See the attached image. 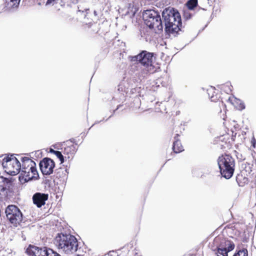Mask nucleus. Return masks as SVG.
Segmentation results:
<instances>
[{
    "instance_id": "1",
    "label": "nucleus",
    "mask_w": 256,
    "mask_h": 256,
    "mask_svg": "<svg viewBox=\"0 0 256 256\" xmlns=\"http://www.w3.org/2000/svg\"><path fill=\"white\" fill-rule=\"evenodd\" d=\"M165 24L166 32L168 34H176L182 26L181 17L178 12L174 8H165L162 14Z\"/></svg>"
},
{
    "instance_id": "2",
    "label": "nucleus",
    "mask_w": 256,
    "mask_h": 256,
    "mask_svg": "<svg viewBox=\"0 0 256 256\" xmlns=\"http://www.w3.org/2000/svg\"><path fill=\"white\" fill-rule=\"evenodd\" d=\"M54 244L59 250L68 254L76 252L78 248L77 239L71 234H58L54 239Z\"/></svg>"
},
{
    "instance_id": "3",
    "label": "nucleus",
    "mask_w": 256,
    "mask_h": 256,
    "mask_svg": "<svg viewBox=\"0 0 256 256\" xmlns=\"http://www.w3.org/2000/svg\"><path fill=\"white\" fill-rule=\"evenodd\" d=\"M21 173L19 180L22 184L30 180L37 179L38 174L36 168V162L28 157H23L22 158Z\"/></svg>"
},
{
    "instance_id": "4",
    "label": "nucleus",
    "mask_w": 256,
    "mask_h": 256,
    "mask_svg": "<svg viewBox=\"0 0 256 256\" xmlns=\"http://www.w3.org/2000/svg\"><path fill=\"white\" fill-rule=\"evenodd\" d=\"M218 163L222 176L226 179L230 178L234 170V159L230 154H224L218 157Z\"/></svg>"
},
{
    "instance_id": "5",
    "label": "nucleus",
    "mask_w": 256,
    "mask_h": 256,
    "mask_svg": "<svg viewBox=\"0 0 256 256\" xmlns=\"http://www.w3.org/2000/svg\"><path fill=\"white\" fill-rule=\"evenodd\" d=\"M153 57L154 53L142 50L138 55L131 56L130 60L136 64H140L146 68H147L148 70L150 71L154 69V66L152 65Z\"/></svg>"
},
{
    "instance_id": "6",
    "label": "nucleus",
    "mask_w": 256,
    "mask_h": 256,
    "mask_svg": "<svg viewBox=\"0 0 256 256\" xmlns=\"http://www.w3.org/2000/svg\"><path fill=\"white\" fill-rule=\"evenodd\" d=\"M147 17L144 19L146 24L158 33L162 30L163 26L160 16L154 10H148Z\"/></svg>"
},
{
    "instance_id": "7",
    "label": "nucleus",
    "mask_w": 256,
    "mask_h": 256,
    "mask_svg": "<svg viewBox=\"0 0 256 256\" xmlns=\"http://www.w3.org/2000/svg\"><path fill=\"white\" fill-rule=\"evenodd\" d=\"M2 165L5 172L12 176L18 174L21 170V164L16 157L12 156L4 158Z\"/></svg>"
},
{
    "instance_id": "8",
    "label": "nucleus",
    "mask_w": 256,
    "mask_h": 256,
    "mask_svg": "<svg viewBox=\"0 0 256 256\" xmlns=\"http://www.w3.org/2000/svg\"><path fill=\"white\" fill-rule=\"evenodd\" d=\"M6 214L8 219L16 226L22 221V213L14 205L8 206L6 210Z\"/></svg>"
},
{
    "instance_id": "9",
    "label": "nucleus",
    "mask_w": 256,
    "mask_h": 256,
    "mask_svg": "<svg viewBox=\"0 0 256 256\" xmlns=\"http://www.w3.org/2000/svg\"><path fill=\"white\" fill-rule=\"evenodd\" d=\"M74 139L67 141L62 148V152L66 160H72L78 148V145L74 141Z\"/></svg>"
},
{
    "instance_id": "10",
    "label": "nucleus",
    "mask_w": 256,
    "mask_h": 256,
    "mask_svg": "<svg viewBox=\"0 0 256 256\" xmlns=\"http://www.w3.org/2000/svg\"><path fill=\"white\" fill-rule=\"evenodd\" d=\"M40 170L44 175H50L54 172L55 163L53 160L48 158H43L40 162Z\"/></svg>"
},
{
    "instance_id": "11",
    "label": "nucleus",
    "mask_w": 256,
    "mask_h": 256,
    "mask_svg": "<svg viewBox=\"0 0 256 256\" xmlns=\"http://www.w3.org/2000/svg\"><path fill=\"white\" fill-rule=\"evenodd\" d=\"M48 248L46 247L38 248L30 245L26 250V252L30 256H48Z\"/></svg>"
},
{
    "instance_id": "12",
    "label": "nucleus",
    "mask_w": 256,
    "mask_h": 256,
    "mask_svg": "<svg viewBox=\"0 0 256 256\" xmlns=\"http://www.w3.org/2000/svg\"><path fill=\"white\" fill-rule=\"evenodd\" d=\"M182 126H180L175 128V132L176 134L174 136V141L173 142L172 150L176 154H178L184 151V148L178 139V137L182 132L180 130Z\"/></svg>"
},
{
    "instance_id": "13",
    "label": "nucleus",
    "mask_w": 256,
    "mask_h": 256,
    "mask_svg": "<svg viewBox=\"0 0 256 256\" xmlns=\"http://www.w3.org/2000/svg\"><path fill=\"white\" fill-rule=\"evenodd\" d=\"M32 198L34 204L40 208L46 204V202L48 198V194L44 193L36 192L33 195Z\"/></svg>"
},
{
    "instance_id": "14",
    "label": "nucleus",
    "mask_w": 256,
    "mask_h": 256,
    "mask_svg": "<svg viewBox=\"0 0 256 256\" xmlns=\"http://www.w3.org/2000/svg\"><path fill=\"white\" fill-rule=\"evenodd\" d=\"M243 166V170L242 172V173H243L244 175H246L248 176H251L256 179V170L254 168V164L251 162H246Z\"/></svg>"
},
{
    "instance_id": "15",
    "label": "nucleus",
    "mask_w": 256,
    "mask_h": 256,
    "mask_svg": "<svg viewBox=\"0 0 256 256\" xmlns=\"http://www.w3.org/2000/svg\"><path fill=\"white\" fill-rule=\"evenodd\" d=\"M236 182L240 186H244L250 182H256V180L251 176L244 175L243 173L238 174L236 178Z\"/></svg>"
},
{
    "instance_id": "16",
    "label": "nucleus",
    "mask_w": 256,
    "mask_h": 256,
    "mask_svg": "<svg viewBox=\"0 0 256 256\" xmlns=\"http://www.w3.org/2000/svg\"><path fill=\"white\" fill-rule=\"evenodd\" d=\"M208 94L212 102H217L220 98L218 90L214 88H211L208 90Z\"/></svg>"
},
{
    "instance_id": "17",
    "label": "nucleus",
    "mask_w": 256,
    "mask_h": 256,
    "mask_svg": "<svg viewBox=\"0 0 256 256\" xmlns=\"http://www.w3.org/2000/svg\"><path fill=\"white\" fill-rule=\"evenodd\" d=\"M228 100L236 108L239 110H242L245 108L244 104L240 100L234 96H230Z\"/></svg>"
},
{
    "instance_id": "18",
    "label": "nucleus",
    "mask_w": 256,
    "mask_h": 256,
    "mask_svg": "<svg viewBox=\"0 0 256 256\" xmlns=\"http://www.w3.org/2000/svg\"><path fill=\"white\" fill-rule=\"evenodd\" d=\"M68 174V172L67 169L65 168H60L56 170V178H64Z\"/></svg>"
},
{
    "instance_id": "19",
    "label": "nucleus",
    "mask_w": 256,
    "mask_h": 256,
    "mask_svg": "<svg viewBox=\"0 0 256 256\" xmlns=\"http://www.w3.org/2000/svg\"><path fill=\"white\" fill-rule=\"evenodd\" d=\"M20 0H6V4L8 8H12L18 6Z\"/></svg>"
},
{
    "instance_id": "20",
    "label": "nucleus",
    "mask_w": 256,
    "mask_h": 256,
    "mask_svg": "<svg viewBox=\"0 0 256 256\" xmlns=\"http://www.w3.org/2000/svg\"><path fill=\"white\" fill-rule=\"evenodd\" d=\"M186 5L188 10H193L198 5V0H189Z\"/></svg>"
},
{
    "instance_id": "21",
    "label": "nucleus",
    "mask_w": 256,
    "mask_h": 256,
    "mask_svg": "<svg viewBox=\"0 0 256 256\" xmlns=\"http://www.w3.org/2000/svg\"><path fill=\"white\" fill-rule=\"evenodd\" d=\"M50 152L54 154L59 158L61 164L64 162L65 158L64 154H62L60 152L51 149Z\"/></svg>"
},
{
    "instance_id": "22",
    "label": "nucleus",
    "mask_w": 256,
    "mask_h": 256,
    "mask_svg": "<svg viewBox=\"0 0 256 256\" xmlns=\"http://www.w3.org/2000/svg\"><path fill=\"white\" fill-rule=\"evenodd\" d=\"M248 252L246 248H243L241 250H239L234 256H248Z\"/></svg>"
},
{
    "instance_id": "23",
    "label": "nucleus",
    "mask_w": 256,
    "mask_h": 256,
    "mask_svg": "<svg viewBox=\"0 0 256 256\" xmlns=\"http://www.w3.org/2000/svg\"><path fill=\"white\" fill-rule=\"evenodd\" d=\"M230 136L228 134L223 135L220 136L219 138V141H220L222 142H224L226 144H227L228 143H230Z\"/></svg>"
},
{
    "instance_id": "24",
    "label": "nucleus",
    "mask_w": 256,
    "mask_h": 256,
    "mask_svg": "<svg viewBox=\"0 0 256 256\" xmlns=\"http://www.w3.org/2000/svg\"><path fill=\"white\" fill-rule=\"evenodd\" d=\"M218 252L222 256H228L226 248H218Z\"/></svg>"
},
{
    "instance_id": "25",
    "label": "nucleus",
    "mask_w": 256,
    "mask_h": 256,
    "mask_svg": "<svg viewBox=\"0 0 256 256\" xmlns=\"http://www.w3.org/2000/svg\"><path fill=\"white\" fill-rule=\"evenodd\" d=\"M5 182L3 177H0V194L6 190Z\"/></svg>"
},
{
    "instance_id": "26",
    "label": "nucleus",
    "mask_w": 256,
    "mask_h": 256,
    "mask_svg": "<svg viewBox=\"0 0 256 256\" xmlns=\"http://www.w3.org/2000/svg\"><path fill=\"white\" fill-rule=\"evenodd\" d=\"M190 10L188 9L184 10L183 16L186 20L190 19L192 16V14L190 13Z\"/></svg>"
},
{
    "instance_id": "27",
    "label": "nucleus",
    "mask_w": 256,
    "mask_h": 256,
    "mask_svg": "<svg viewBox=\"0 0 256 256\" xmlns=\"http://www.w3.org/2000/svg\"><path fill=\"white\" fill-rule=\"evenodd\" d=\"M47 252L48 253V256H60L58 254L54 252L52 249H48Z\"/></svg>"
},
{
    "instance_id": "28",
    "label": "nucleus",
    "mask_w": 256,
    "mask_h": 256,
    "mask_svg": "<svg viewBox=\"0 0 256 256\" xmlns=\"http://www.w3.org/2000/svg\"><path fill=\"white\" fill-rule=\"evenodd\" d=\"M228 246L226 248V249L228 252H230V251L232 250L234 248V244L233 243L228 242Z\"/></svg>"
},
{
    "instance_id": "29",
    "label": "nucleus",
    "mask_w": 256,
    "mask_h": 256,
    "mask_svg": "<svg viewBox=\"0 0 256 256\" xmlns=\"http://www.w3.org/2000/svg\"><path fill=\"white\" fill-rule=\"evenodd\" d=\"M71 4H78L81 0H68Z\"/></svg>"
},
{
    "instance_id": "30",
    "label": "nucleus",
    "mask_w": 256,
    "mask_h": 256,
    "mask_svg": "<svg viewBox=\"0 0 256 256\" xmlns=\"http://www.w3.org/2000/svg\"><path fill=\"white\" fill-rule=\"evenodd\" d=\"M55 0H47V2H46V4H51L52 3V2H54Z\"/></svg>"
},
{
    "instance_id": "31",
    "label": "nucleus",
    "mask_w": 256,
    "mask_h": 256,
    "mask_svg": "<svg viewBox=\"0 0 256 256\" xmlns=\"http://www.w3.org/2000/svg\"><path fill=\"white\" fill-rule=\"evenodd\" d=\"M217 256H218V255Z\"/></svg>"
}]
</instances>
